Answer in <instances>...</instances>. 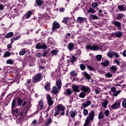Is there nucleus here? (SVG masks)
I'll return each instance as SVG.
<instances>
[{"label": "nucleus", "instance_id": "nucleus-1", "mask_svg": "<svg viewBox=\"0 0 126 126\" xmlns=\"http://www.w3.org/2000/svg\"><path fill=\"white\" fill-rule=\"evenodd\" d=\"M55 112L54 113V116L57 117L58 115H61V116L64 115L65 112V107L62 104H59L55 108Z\"/></svg>", "mask_w": 126, "mask_h": 126}, {"label": "nucleus", "instance_id": "nucleus-2", "mask_svg": "<svg viewBox=\"0 0 126 126\" xmlns=\"http://www.w3.org/2000/svg\"><path fill=\"white\" fill-rule=\"evenodd\" d=\"M55 112L54 113V116L57 117L58 115H61V116L64 115L65 112V107L62 104H59L55 108Z\"/></svg>", "mask_w": 126, "mask_h": 126}, {"label": "nucleus", "instance_id": "nucleus-3", "mask_svg": "<svg viewBox=\"0 0 126 126\" xmlns=\"http://www.w3.org/2000/svg\"><path fill=\"white\" fill-rule=\"evenodd\" d=\"M94 117H95V112L94 111H91L89 114L88 117L85 120V122L84 126H88L90 124H91L93 120H94Z\"/></svg>", "mask_w": 126, "mask_h": 126}, {"label": "nucleus", "instance_id": "nucleus-4", "mask_svg": "<svg viewBox=\"0 0 126 126\" xmlns=\"http://www.w3.org/2000/svg\"><path fill=\"white\" fill-rule=\"evenodd\" d=\"M42 76V73H41L36 74L32 77V82H33V83H37V82L41 81Z\"/></svg>", "mask_w": 126, "mask_h": 126}, {"label": "nucleus", "instance_id": "nucleus-5", "mask_svg": "<svg viewBox=\"0 0 126 126\" xmlns=\"http://www.w3.org/2000/svg\"><path fill=\"white\" fill-rule=\"evenodd\" d=\"M87 50H91L92 51H97V50H100V47H98L97 45L94 44L88 45L86 46Z\"/></svg>", "mask_w": 126, "mask_h": 126}, {"label": "nucleus", "instance_id": "nucleus-6", "mask_svg": "<svg viewBox=\"0 0 126 126\" xmlns=\"http://www.w3.org/2000/svg\"><path fill=\"white\" fill-rule=\"evenodd\" d=\"M60 28H61L60 24L57 22H54L52 27V32H55L57 29H60Z\"/></svg>", "mask_w": 126, "mask_h": 126}, {"label": "nucleus", "instance_id": "nucleus-7", "mask_svg": "<svg viewBox=\"0 0 126 126\" xmlns=\"http://www.w3.org/2000/svg\"><path fill=\"white\" fill-rule=\"evenodd\" d=\"M45 102L44 101L41 99L40 101L38 102V105H37V111H42L44 109V105Z\"/></svg>", "mask_w": 126, "mask_h": 126}, {"label": "nucleus", "instance_id": "nucleus-8", "mask_svg": "<svg viewBox=\"0 0 126 126\" xmlns=\"http://www.w3.org/2000/svg\"><path fill=\"white\" fill-rule=\"evenodd\" d=\"M111 37H114V38H121L123 36V32H116L114 33H112L111 34Z\"/></svg>", "mask_w": 126, "mask_h": 126}, {"label": "nucleus", "instance_id": "nucleus-9", "mask_svg": "<svg viewBox=\"0 0 126 126\" xmlns=\"http://www.w3.org/2000/svg\"><path fill=\"white\" fill-rule=\"evenodd\" d=\"M81 91L84 92V93H87V94H89L90 92H91V90H90V88L89 87L83 86L81 87Z\"/></svg>", "mask_w": 126, "mask_h": 126}, {"label": "nucleus", "instance_id": "nucleus-10", "mask_svg": "<svg viewBox=\"0 0 126 126\" xmlns=\"http://www.w3.org/2000/svg\"><path fill=\"white\" fill-rule=\"evenodd\" d=\"M46 99L47 100V103L49 106H52L54 103V101H53V98L51 97V95L50 94H47L46 95Z\"/></svg>", "mask_w": 126, "mask_h": 126}, {"label": "nucleus", "instance_id": "nucleus-11", "mask_svg": "<svg viewBox=\"0 0 126 126\" xmlns=\"http://www.w3.org/2000/svg\"><path fill=\"white\" fill-rule=\"evenodd\" d=\"M36 49H47V48H48L47 47V45H46L45 43H38L37 44H36Z\"/></svg>", "mask_w": 126, "mask_h": 126}, {"label": "nucleus", "instance_id": "nucleus-12", "mask_svg": "<svg viewBox=\"0 0 126 126\" xmlns=\"http://www.w3.org/2000/svg\"><path fill=\"white\" fill-rule=\"evenodd\" d=\"M120 107H121V102L117 101L112 105L111 108L115 110L116 109H119Z\"/></svg>", "mask_w": 126, "mask_h": 126}, {"label": "nucleus", "instance_id": "nucleus-13", "mask_svg": "<svg viewBox=\"0 0 126 126\" xmlns=\"http://www.w3.org/2000/svg\"><path fill=\"white\" fill-rule=\"evenodd\" d=\"M112 24L117 27V29L121 30L122 29V23L119 21L113 22Z\"/></svg>", "mask_w": 126, "mask_h": 126}, {"label": "nucleus", "instance_id": "nucleus-14", "mask_svg": "<svg viewBox=\"0 0 126 126\" xmlns=\"http://www.w3.org/2000/svg\"><path fill=\"white\" fill-rule=\"evenodd\" d=\"M111 91H112V92L113 93V95L115 96L118 95L119 94H120V93H121V91L119 90V91H117L116 90V88H115V87H112L111 88Z\"/></svg>", "mask_w": 126, "mask_h": 126}, {"label": "nucleus", "instance_id": "nucleus-15", "mask_svg": "<svg viewBox=\"0 0 126 126\" xmlns=\"http://www.w3.org/2000/svg\"><path fill=\"white\" fill-rule=\"evenodd\" d=\"M110 71H111L112 73H116L117 72V70H118V67L116 65H112L109 68Z\"/></svg>", "mask_w": 126, "mask_h": 126}, {"label": "nucleus", "instance_id": "nucleus-16", "mask_svg": "<svg viewBox=\"0 0 126 126\" xmlns=\"http://www.w3.org/2000/svg\"><path fill=\"white\" fill-rule=\"evenodd\" d=\"M87 20L86 18H82L81 17H79L77 18V22L78 23H84V22H86Z\"/></svg>", "mask_w": 126, "mask_h": 126}, {"label": "nucleus", "instance_id": "nucleus-17", "mask_svg": "<svg viewBox=\"0 0 126 126\" xmlns=\"http://www.w3.org/2000/svg\"><path fill=\"white\" fill-rule=\"evenodd\" d=\"M72 88L73 92H80V90L79 89V86L76 85H72Z\"/></svg>", "mask_w": 126, "mask_h": 126}, {"label": "nucleus", "instance_id": "nucleus-18", "mask_svg": "<svg viewBox=\"0 0 126 126\" xmlns=\"http://www.w3.org/2000/svg\"><path fill=\"white\" fill-rule=\"evenodd\" d=\"M32 15V11H29L27 13H26L24 16L23 18L24 19H28V18H30V17Z\"/></svg>", "mask_w": 126, "mask_h": 126}, {"label": "nucleus", "instance_id": "nucleus-19", "mask_svg": "<svg viewBox=\"0 0 126 126\" xmlns=\"http://www.w3.org/2000/svg\"><path fill=\"white\" fill-rule=\"evenodd\" d=\"M90 105H91V101L90 100H87L86 102H84L82 104V106L84 109L87 108V107L90 106Z\"/></svg>", "mask_w": 126, "mask_h": 126}, {"label": "nucleus", "instance_id": "nucleus-20", "mask_svg": "<svg viewBox=\"0 0 126 126\" xmlns=\"http://www.w3.org/2000/svg\"><path fill=\"white\" fill-rule=\"evenodd\" d=\"M70 114L71 118H72V119H74L75 116L77 115V112L75 110H73L70 112Z\"/></svg>", "mask_w": 126, "mask_h": 126}, {"label": "nucleus", "instance_id": "nucleus-21", "mask_svg": "<svg viewBox=\"0 0 126 126\" xmlns=\"http://www.w3.org/2000/svg\"><path fill=\"white\" fill-rule=\"evenodd\" d=\"M53 122V119L52 118H47L46 122L43 125V126H49L52 124Z\"/></svg>", "mask_w": 126, "mask_h": 126}, {"label": "nucleus", "instance_id": "nucleus-22", "mask_svg": "<svg viewBox=\"0 0 126 126\" xmlns=\"http://www.w3.org/2000/svg\"><path fill=\"white\" fill-rule=\"evenodd\" d=\"M56 85L58 87V90H61L62 88V80H58L56 81Z\"/></svg>", "mask_w": 126, "mask_h": 126}, {"label": "nucleus", "instance_id": "nucleus-23", "mask_svg": "<svg viewBox=\"0 0 126 126\" xmlns=\"http://www.w3.org/2000/svg\"><path fill=\"white\" fill-rule=\"evenodd\" d=\"M71 93H72V92H71L70 89L69 88L64 91L63 93V95H71Z\"/></svg>", "mask_w": 126, "mask_h": 126}, {"label": "nucleus", "instance_id": "nucleus-24", "mask_svg": "<svg viewBox=\"0 0 126 126\" xmlns=\"http://www.w3.org/2000/svg\"><path fill=\"white\" fill-rule=\"evenodd\" d=\"M74 49V44L73 43L71 42L68 44V49L69 51H72Z\"/></svg>", "mask_w": 126, "mask_h": 126}, {"label": "nucleus", "instance_id": "nucleus-25", "mask_svg": "<svg viewBox=\"0 0 126 126\" xmlns=\"http://www.w3.org/2000/svg\"><path fill=\"white\" fill-rule=\"evenodd\" d=\"M114 51H109L107 54V57L110 59H112L113 57H114Z\"/></svg>", "mask_w": 126, "mask_h": 126}, {"label": "nucleus", "instance_id": "nucleus-26", "mask_svg": "<svg viewBox=\"0 0 126 126\" xmlns=\"http://www.w3.org/2000/svg\"><path fill=\"white\" fill-rule=\"evenodd\" d=\"M17 106V104H16V100L15 99L13 100L12 104H11V109L12 111H13L14 110V108Z\"/></svg>", "mask_w": 126, "mask_h": 126}, {"label": "nucleus", "instance_id": "nucleus-27", "mask_svg": "<svg viewBox=\"0 0 126 126\" xmlns=\"http://www.w3.org/2000/svg\"><path fill=\"white\" fill-rule=\"evenodd\" d=\"M17 105L18 106H21L23 103V99L19 97L17 99Z\"/></svg>", "mask_w": 126, "mask_h": 126}, {"label": "nucleus", "instance_id": "nucleus-28", "mask_svg": "<svg viewBox=\"0 0 126 126\" xmlns=\"http://www.w3.org/2000/svg\"><path fill=\"white\" fill-rule=\"evenodd\" d=\"M90 17L92 20H94L95 19H99V17H98V16H97L96 15L91 14L90 15Z\"/></svg>", "mask_w": 126, "mask_h": 126}, {"label": "nucleus", "instance_id": "nucleus-29", "mask_svg": "<svg viewBox=\"0 0 126 126\" xmlns=\"http://www.w3.org/2000/svg\"><path fill=\"white\" fill-rule=\"evenodd\" d=\"M50 87H51V86L50 85V83H49V82L46 83L45 86H44V88L46 90V91L50 90Z\"/></svg>", "mask_w": 126, "mask_h": 126}, {"label": "nucleus", "instance_id": "nucleus-30", "mask_svg": "<svg viewBox=\"0 0 126 126\" xmlns=\"http://www.w3.org/2000/svg\"><path fill=\"white\" fill-rule=\"evenodd\" d=\"M35 2L38 6H41L42 3H43L44 1H43V0H36Z\"/></svg>", "mask_w": 126, "mask_h": 126}, {"label": "nucleus", "instance_id": "nucleus-31", "mask_svg": "<svg viewBox=\"0 0 126 126\" xmlns=\"http://www.w3.org/2000/svg\"><path fill=\"white\" fill-rule=\"evenodd\" d=\"M14 33L12 32H8L5 36V38L8 39V38H11L13 36Z\"/></svg>", "mask_w": 126, "mask_h": 126}, {"label": "nucleus", "instance_id": "nucleus-32", "mask_svg": "<svg viewBox=\"0 0 126 126\" xmlns=\"http://www.w3.org/2000/svg\"><path fill=\"white\" fill-rule=\"evenodd\" d=\"M105 76L108 78H111V77H113V74H111L110 72H107V73H105Z\"/></svg>", "mask_w": 126, "mask_h": 126}, {"label": "nucleus", "instance_id": "nucleus-33", "mask_svg": "<svg viewBox=\"0 0 126 126\" xmlns=\"http://www.w3.org/2000/svg\"><path fill=\"white\" fill-rule=\"evenodd\" d=\"M26 53V52H25V49L23 48L20 50L19 52V55L20 56H24V54Z\"/></svg>", "mask_w": 126, "mask_h": 126}, {"label": "nucleus", "instance_id": "nucleus-34", "mask_svg": "<svg viewBox=\"0 0 126 126\" xmlns=\"http://www.w3.org/2000/svg\"><path fill=\"white\" fill-rule=\"evenodd\" d=\"M101 64L102 65H103V66H108L109 64V61L106 60L105 62L101 63Z\"/></svg>", "mask_w": 126, "mask_h": 126}, {"label": "nucleus", "instance_id": "nucleus-35", "mask_svg": "<svg viewBox=\"0 0 126 126\" xmlns=\"http://www.w3.org/2000/svg\"><path fill=\"white\" fill-rule=\"evenodd\" d=\"M118 8L119 10H122L123 11H126V7H124L123 5H118Z\"/></svg>", "mask_w": 126, "mask_h": 126}, {"label": "nucleus", "instance_id": "nucleus-36", "mask_svg": "<svg viewBox=\"0 0 126 126\" xmlns=\"http://www.w3.org/2000/svg\"><path fill=\"white\" fill-rule=\"evenodd\" d=\"M101 104L103 108H107V105H108V101L107 100L104 101L101 103Z\"/></svg>", "mask_w": 126, "mask_h": 126}, {"label": "nucleus", "instance_id": "nucleus-37", "mask_svg": "<svg viewBox=\"0 0 126 126\" xmlns=\"http://www.w3.org/2000/svg\"><path fill=\"white\" fill-rule=\"evenodd\" d=\"M124 17V14H119L118 16H117L116 19L117 20H120V19H122Z\"/></svg>", "mask_w": 126, "mask_h": 126}, {"label": "nucleus", "instance_id": "nucleus-38", "mask_svg": "<svg viewBox=\"0 0 126 126\" xmlns=\"http://www.w3.org/2000/svg\"><path fill=\"white\" fill-rule=\"evenodd\" d=\"M51 53H52L53 55H55V56H57L58 55V53H59V50H52Z\"/></svg>", "mask_w": 126, "mask_h": 126}, {"label": "nucleus", "instance_id": "nucleus-39", "mask_svg": "<svg viewBox=\"0 0 126 126\" xmlns=\"http://www.w3.org/2000/svg\"><path fill=\"white\" fill-rule=\"evenodd\" d=\"M103 118H104V114H103V112L102 111H100V113L98 115V119L102 120Z\"/></svg>", "mask_w": 126, "mask_h": 126}, {"label": "nucleus", "instance_id": "nucleus-40", "mask_svg": "<svg viewBox=\"0 0 126 126\" xmlns=\"http://www.w3.org/2000/svg\"><path fill=\"white\" fill-rule=\"evenodd\" d=\"M52 92L54 94H57V93H58V88L57 87L54 86L53 87Z\"/></svg>", "mask_w": 126, "mask_h": 126}, {"label": "nucleus", "instance_id": "nucleus-41", "mask_svg": "<svg viewBox=\"0 0 126 126\" xmlns=\"http://www.w3.org/2000/svg\"><path fill=\"white\" fill-rule=\"evenodd\" d=\"M85 74V76L87 79H90L91 78V76L90 75H89L88 73H87L86 72H84Z\"/></svg>", "mask_w": 126, "mask_h": 126}, {"label": "nucleus", "instance_id": "nucleus-42", "mask_svg": "<svg viewBox=\"0 0 126 126\" xmlns=\"http://www.w3.org/2000/svg\"><path fill=\"white\" fill-rule=\"evenodd\" d=\"M75 61H76V57H75L74 56H72L70 58L71 63H74Z\"/></svg>", "mask_w": 126, "mask_h": 126}, {"label": "nucleus", "instance_id": "nucleus-43", "mask_svg": "<svg viewBox=\"0 0 126 126\" xmlns=\"http://www.w3.org/2000/svg\"><path fill=\"white\" fill-rule=\"evenodd\" d=\"M96 59L98 62L102 60V55H97L96 56Z\"/></svg>", "mask_w": 126, "mask_h": 126}, {"label": "nucleus", "instance_id": "nucleus-44", "mask_svg": "<svg viewBox=\"0 0 126 126\" xmlns=\"http://www.w3.org/2000/svg\"><path fill=\"white\" fill-rule=\"evenodd\" d=\"M4 58H7V57L10 56V52L6 51L3 55Z\"/></svg>", "mask_w": 126, "mask_h": 126}, {"label": "nucleus", "instance_id": "nucleus-45", "mask_svg": "<svg viewBox=\"0 0 126 126\" xmlns=\"http://www.w3.org/2000/svg\"><path fill=\"white\" fill-rule=\"evenodd\" d=\"M80 98H84L86 96L85 93L81 92L79 95Z\"/></svg>", "mask_w": 126, "mask_h": 126}, {"label": "nucleus", "instance_id": "nucleus-46", "mask_svg": "<svg viewBox=\"0 0 126 126\" xmlns=\"http://www.w3.org/2000/svg\"><path fill=\"white\" fill-rule=\"evenodd\" d=\"M113 57H115V58H116V59H118L119 58H120V56L119 53L114 51L113 54Z\"/></svg>", "mask_w": 126, "mask_h": 126}, {"label": "nucleus", "instance_id": "nucleus-47", "mask_svg": "<svg viewBox=\"0 0 126 126\" xmlns=\"http://www.w3.org/2000/svg\"><path fill=\"white\" fill-rule=\"evenodd\" d=\"M70 75L71 76H77V73L75 71H72L70 72Z\"/></svg>", "mask_w": 126, "mask_h": 126}, {"label": "nucleus", "instance_id": "nucleus-48", "mask_svg": "<svg viewBox=\"0 0 126 126\" xmlns=\"http://www.w3.org/2000/svg\"><path fill=\"white\" fill-rule=\"evenodd\" d=\"M80 67L81 70H85V65L84 64H80Z\"/></svg>", "mask_w": 126, "mask_h": 126}, {"label": "nucleus", "instance_id": "nucleus-49", "mask_svg": "<svg viewBox=\"0 0 126 126\" xmlns=\"http://www.w3.org/2000/svg\"><path fill=\"white\" fill-rule=\"evenodd\" d=\"M30 82H31V79H28L27 82V83H26V86H27L28 87H29V86L31 85V84L30 83Z\"/></svg>", "mask_w": 126, "mask_h": 126}, {"label": "nucleus", "instance_id": "nucleus-50", "mask_svg": "<svg viewBox=\"0 0 126 126\" xmlns=\"http://www.w3.org/2000/svg\"><path fill=\"white\" fill-rule=\"evenodd\" d=\"M6 63L9 64H13V61L11 59H9L6 61Z\"/></svg>", "mask_w": 126, "mask_h": 126}, {"label": "nucleus", "instance_id": "nucleus-51", "mask_svg": "<svg viewBox=\"0 0 126 126\" xmlns=\"http://www.w3.org/2000/svg\"><path fill=\"white\" fill-rule=\"evenodd\" d=\"M104 115L106 116V117H109L110 115V111L108 110L104 111Z\"/></svg>", "mask_w": 126, "mask_h": 126}, {"label": "nucleus", "instance_id": "nucleus-52", "mask_svg": "<svg viewBox=\"0 0 126 126\" xmlns=\"http://www.w3.org/2000/svg\"><path fill=\"white\" fill-rule=\"evenodd\" d=\"M88 12L89 13H94L95 12V11H94V9H93V8H90L88 11Z\"/></svg>", "mask_w": 126, "mask_h": 126}, {"label": "nucleus", "instance_id": "nucleus-53", "mask_svg": "<svg viewBox=\"0 0 126 126\" xmlns=\"http://www.w3.org/2000/svg\"><path fill=\"white\" fill-rule=\"evenodd\" d=\"M122 107H123V108H126V99H124L122 101Z\"/></svg>", "mask_w": 126, "mask_h": 126}, {"label": "nucleus", "instance_id": "nucleus-54", "mask_svg": "<svg viewBox=\"0 0 126 126\" xmlns=\"http://www.w3.org/2000/svg\"><path fill=\"white\" fill-rule=\"evenodd\" d=\"M93 7H97L98 6V3L96 2H93L92 4Z\"/></svg>", "mask_w": 126, "mask_h": 126}, {"label": "nucleus", "instance_id": "nucleus-55", "mask_svg": "<svg viewBox=\"0 0 126 126\" xmlns=\"http://www.w3.org/2000/svg\"><path fill=\"white\" fill-rule=\"evenodd\" d=\"M83 114L84 116H87L88 115V110L86 109L83 110Z\"/></svg>", "mask_w": 126, "mask_h": 126}, {"label": "nucleus", "instance_id": "nucleus-56", "mask_svg": "<svg viewBox=\"0 0 126 126\" xmlns=\"http://www.w3.org/2000/svg\"><path fill=\"white\" fill-rule=\"evenodd\" d=\"M87 68L89 70H92V71H94V68H93L92 66H91L90 65H88Z\"/></svg>", "mask_w": 126, "mask_h": 126}, {"label": "nucleus", "instance_id": "nucleus-57", "mask_svg": "<svg viewBox=\"0 0 126 126\" xmlns=\"http://www.w3.org/2000/svg\"><path fill=\"white\" fill-rule=\"evenodd\" d=\"M114 62L116 63V64H117V65L120 66V64H121V62H120L118 59H115Z\"/></svg>", "mask_w": 126, "mask_h": 126}, {"label": "nucleus", "instance_id": "nucleus-58", "mask_svg": "<svg viewBox=\"0 0 126 126\" xmlns=\"http://www.w3.org/2000/svg\"><path fill=\"white\" fill-rule=\"evenodd\" d=\"M63 22L65 24H67L68 23V18H64Z\"/></svg>", "mask_w": 126, "mask_h": 126}, {"label": "nucleus", "instance_id": "nucleus-59", "mask_svg": "<svg viewBox=\"0 0 126 126\" xmlns=\"http://www.w3.org/2000/svg\"><path fill=\"white\" fill-rule=\"evenodd\" d=\"M49 42H50V44L53 45L55 43V41L53 40V38H50L49 39Z\"/></svg>", "mask_w": 126, "mask_h": 126}, {"label": "nucleus", "instance_id": "nucleus-60", "mask_svg": "<svg viewBox=\"0 0 126 126\" xmlns=\"http://www.w3.org/2000/svg\"><path fill=\"white\" fill-rule=\"evenodd\" d=\"M64 10H65V9L63 7H61L59 9V11H60V12H63L64 11Z\"/></svg>", "mask_w": 126, "mask_h": 126}, {"label": "nucleus", "instance_id": "nucleus-61", "mask_svg": "<svg viewBox=\"0 0 126 126\" xmlns=\"http://www.w3.org/2000/svg\"><path fill=\"white\" fill-rule=\"evenodd\" d=\"M48 55V51H45L43 54V57H47Z\"/></svg>", "mask_w": 126, "mask_h": 126}, {"label": "nucleus", "instance_id": "nucleus-62", "mask_svg": "<svg viewBox=\"0 0 126 126\" xmlns=\"http://www.w3.org/2000/svg\"><path fill=\"white\" fill-rule=\"evenodd\" d=\"M21 37V35H18V36L14 38H15V41H16V40H18V39H19Z\"/></svg>", "mask_w": 126, "mask_h": 126}, {"label": "nucleus", "instance_id": "nucleus-63", "mask_svg": "<svg viewBox=\"0 0 126 126\" xmlns=\"http://www.w3.org/2000/svg\"><path fill=\"white\" fill-rule=\"evenodd\" d=\"M0 10H3V5L2 4H0Z\"/></svg>", "mask_w": 126, "mask_h": 126}, {"label": "nucleus", "instance_id": "nucleus-64", "mask_svg": "<svg viewBox=\"0 0 126 126\" xmlns=\"http://www.w3.org/2000/svg\"><path fill=\"white\" fill-rule=\"evenodd\" d=\"M36 124H37V121H36L35 120H34L32 123V125H36Z\"/></svg>", "mask_w": 126, "mask_h": 126}]
</instances>
